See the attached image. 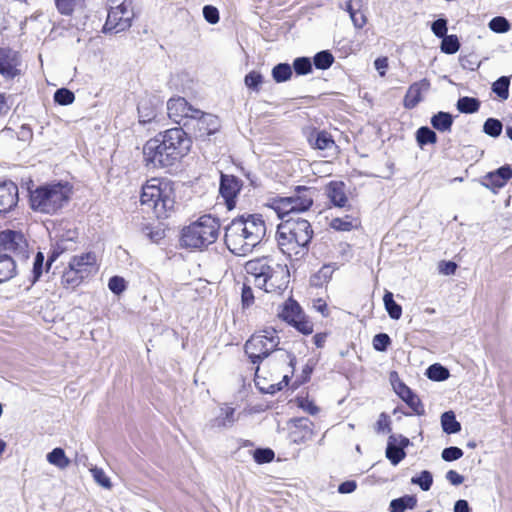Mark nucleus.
<instances>
[{
    "mask_svg": "<svg viewBox=\"0 0 512 512\" xmlns=\"http://www.w3.org/2000/svg\"><path fill=\"white\" fill-rule=\"evenodd\" d=\"M191 148V139L181 128H172L149 139L143 146L146 167L162 169L174 166Z\"/></svg>",
    "mask_w": 512,
    "mask_h": 512,
    "instance_id": "f257e3e1",
    "label": "nucleus"
},
{
    "mask_svg": "<svg viewBox=\"0 0 512 512\" xmlns=\"http://www.w3.org/2000/svg\"><path fill=\"white\" fill-rule=\"evenodd\" d=\"M266 231V222L262 215H242L227 225L225 244L233 254L246 256L263 241Z\"/></svg>",
    "mask_w": 512,
    "mask_h": 512,
    "instance_id": "f03ea898",
    "label": "nucleus"
},
{
    "mask_svg": "<svg viewBox=\"0 0 512 512\" xmlns=\"http://www.w3.org/2000/svg\"><path fill=\"white\" fill-rule=\"evenodd\" d=\"M247 282L265 292H280L287 287L289 271L285 265L263 257L246 262Z\"/></svg>",
    "mask_w": 512,
    "mask_h": 512,
    "instance_id": "7ed1b4c3",
    "label": "nucleus"
},
{
    "mask_svg": "<svg viewBox=\"0 0 512 512\" xmlns=\"http://www.w3.org/2000/svg\"><path fill=\"white\" fill-rule=\"evenodd\" d=\"M293 373L294 357L281 351L274 358L257 367L255 384L261 392L274 394L288 385Z\"/></svg>",
    "mask_w": 512,
    "mask_h": 512,
    "instance_id": "20e7f679",
    "label": "nucleus"
},
{
    "mask_svg": "<svg viewBox=\"0 0 512 512\" xmlns=\"http://www.w3.org/2000/svg\"><path fill=\"white\" fill-rule=\"evenodd\" d=\"M140 203L151 209L157 218H168L176 207L174 183L167 178L148 179L142 185Z\"/></svg>",
    "mask_w": 512,
    "mask_h": 512,
    "instance_id": "39448f33",
    "label": "nucleus"
},
{
    "mask_svg": "<svg viewBox=\"0 0 512 512\" xmlns=\"http://www.w3.org/2000/svg\"><path fill=\"white\" fill-rule=\"evenodd\" d=\"M72 193L68 182L43 184L30 190L29 205L34 212L54 215L68 204Z\"/></svg>",
    "mask_w": 512,
    "mask_h": 512,
    "instance_id": "423d86ee",
    "label": "nucleus"
},
{
    "mask_svg": "<svg viewBox=\"0 0 512 512\" xmlns=\"http://www.w3.org/2000/svg\"><path fill=\"white\" fill-rule=\"evenodd\" d=\"M312 238L310 223L305 219H288L278 226L276 240L280 250L288 257L304 254Z\"/></svg>",
    "mask_w": 512,
    "mask_h": 512,
    "instance_id": "0eeeda50",
    "label": "nucleus"
},
{
    "mask_svg": "<svg viewBox=\"0 0 512 512\" xmlns=\"http://www.w3.org/2000/svg\"><path fill=\"white\" fill-rule=\"evenodd\" d=\"M220 233V222L212 215L200 216L182 229V245L194 249H203L213 244Z\"/></svg>",
    "mask_w": 512,
    "mask_h": 512,
    "instance_id": "6e6552de",
    "label": "nucleus"
},
{
    "mask_svg": "<svg viewBox=\"0 0 512 512\" xmlns=\"http://www.w3.org/2000/svg\"><path fill=\"white\" fill-rule=\"evenodd\" d=\"M279 344L274 328L268 327L254 333L245 344V352L253 363L267 357Z\"/></svg>",
    "mask_w": 512,
    "mask_h": 512,
    "instance_id": "1a4fd4ad",
    "label": "nucleus"
},
{
    "mask_svg": "<svg viewBox=\"0 0 512 512\" xmlns=\"http://www.w3.org/2000/svg\"><path fill=\"white\" fill-rule=\"evenodd\" d=\"M278 317L288 324L294 326L303 334L313 332V324L307 319L299 304L293 300H286L278 310Z\"/></svg>",
    "mask_w": 512,
    "mask_h": 512,
    "instance_id": "9d476101",
    "label": "nucleus"
},
{
    "mask_svg": "<svg viewBox=\"0 0 512 512\" xmlns=\"http://www.w3.org/2000/svg\"><path fill=\"white\" fill-rule=\"evenodd\" d=\"M133 11L130 3L121 2L116 6H112L108 12V16L104 25L106 32L119 33L131 26Z\"/></svg>",
    "mask_w": 512,
    "mask_h": 512,
    "instance_id": "9b49d317",
    "label": "nucleus"
},
{
    "mask_svg": "<svg viewBox=\"0 0 512 512\" xmlns=\"http://www.w3.org/2000/svg\"><path fill=\"white\" fill-rule=\"evenodd\" d=\"M0 253L16 258L28 256V242L18 231L6 230L0 232Z\"/></svg>",
    "mask_w": 512,
    "mask_h": 512,
    "instance_id": "f8f14e48",
    "label": "nucleus"
},
{
    "mask_svg": "<svg viewBox=\"0 0 512 512\" xmlns=\"http://www.w3.org/2000/svg\"><path fill=\"white\" fill-rule=\"evenodd\" d=\"M55 237L57 238L51 260H55L65 251L73 250L78 240V231L69 223H61L55 228Z\"/></svg>",
    "mask_w": 512,
    "mask_h": 512,
    "instance_id": "ddd939ff",
    "label": "nucleus"
},
{
    "mask_svg": "<svg viewBox=\"0 0 512 512\" xmlns=\"http://www.w3.org/2000/svg\"><path fill=\"white\" fill-rule=\"evenodd\" d=\"M167 113L175 123L189 125L192 117L199 115V110L192 107L185 98L174 97L167 102Z\"/></svg>",
    "mask_w": 512,
    "mask_h": 512,
    "instance_id": "4468645a",
    "label": "nucleus"
},
{
    "mask_svg": "<svg viewBox=\"0 0 512 512\" xmlns=\"http://www.w3.org/2000/svg\"><path fill=\"white\" fill-rule=\"evenodd\" d=\"M241 181L233 175L221 174L220 195L228 210L236 207V199L241 191Z\"/></svg>",
    "mask_w": 512,
    "mask_h": 512,
    "instance_id": "2eb2a0df",
    "label": "nucleus"
},
{
    "mask_svg": "<svg viewBox=\"0 0 512 512\" xmlns=\"http://www.w3.org/2000/svg\"><path fill=\"white\" fill-rule=\"evenodd\" d=\"M191 122L197 136L202 138L214 134L220 128V120L217 116L204 113L200 110L199 115L197 117H192Z\"/></svg>",
    "mask_w": 512,
    "mask_h": 512,
    "instance_id": "dca6fc26",
    "label": "nucleus"
},
{
    "mask_svg": "<svg viewBox=\"0 0 512 512\" xmlns=\"http://www.w3.org/2000/svg\"><path fill=\"white\" fill-rule=\"evenodd\" d=\"M410 445V440L402 435H391L388 438L385 451L386 458L394 466L398 465L405 457L404 449Z\"/></svg>",
    "mask_w": 512,
    "mask_h": 512,
    "instance_id": "f3484780",
    "label": "nucleus"
},
{
    "mask_svg": "<svg viewBox=\"0 0 512 512\" xmlns=\"http://www.w3.org/2000/svg\"><path fill=\"white\" fill-rule=\"evenodd\" d=\"M67 264L77 269L85 278H88L97 268V256L93 252H84L72 256Z\"/></svg>",
    "mask_w": 512,
    "mask_h": 512,
    "instance_id": "a211bd4d",
    "label": "nucleus"
},
{
    "mask_svg": "<svg viewBox=\"0 0 512 512\" xmlns=\"http://www.w3.org/2000/svg\"><path fill=\"white\" fill-rule=\"evenodd\" d=\"M510 179H512V167L504 165L495 171L487 173L483 178V185L488 189L496 191L503 188Z\"/></svg>",
    "mask_w": 512,
    "mask_h": 512,
    "instance_id": "6ab92c4d",
    "label": "nucleus"
},
{
    "mask_svg": "<svg viewBox=\"0 0 512 512\" xmlns=\"http://www.w3.org/2000/svg\"><path fill=\"white\" fill-rule=\"evenodd\" d=\"M18 203V187L12 181L0 183V214L10 212Z\"/></svg>",
    "mask_w": 512,
    "mask_h": 512,
    "instance_id": "aec40b11",
    "label": "nucleus"
},
{
    "mask_svg": "<svg viewBox=\"0 0 512 512\" xmlns=\"http://www.w3.org/2000/svg\"><path fill=\"white\" fill-rule=\"evenodd\" d=\"M18 54L9 49H0V74L6 78H13L19 73Z\"/></svg>",
    "mask_w": 512,
    "mask_h": 512,
    "instance_id": "412c9836",
    "label": "nucleus"
},
{
    "mask_svg": "<svg viewBox=\"0 0 512 512\" xmlns=\"http://www.w3.org/2000/svg\"><path fill=\"white\" fill-rule=\"evenodd\" d=\"M429 89V82L422 80L420 82L412 84L404 99V105L407 108H414L422 99V93Z\"/></svg>",
    "mask_w": 512,
    "mask_h": 512,
    "instance_id": "4be33fe9",
    "label": "nucleus"
},
{
    "mask_svg": "<svg viewBox=\"0 0 512 512\" xmlns=\"http://www.w3.org/2000/svg\"><path fill=\"white\" fill-rule=\"evenodd\" d=\"M329 226L341 232H348L360 226L359 218L354 214L345 215L343 217H334L331 219Z\"/></svg>",
    "mask_w": 512,
    "mask_h": 512,
    "instance_id": "5701e85b",
    "label": "nucleus"
},
{
    "mask_svg": "<svg viewBox=\"0 0 512 512\" xmlns=\"http://www.w3.org/2000/svg\"><path fill=\"white\" fill-rule=\"evenodd\" d=\"M326 192L328 198L335 206H345L347 202V196L345 192V185L343 182H331L327 186Z\"/></svg>",
    "mask_w": 512,
    "mask_h": 512,
    "instance_id": "b1692460",
    "label": "nucleus"
},
{
    "mask_svg": "<svg viewBox=\"0 0 512 512\" xmlns=\"http://www.w3.org/2000/svg\"><path fill=\"white\" fill-rule=\"evenodd\" d=\"M17 274L15 259L0 253V284L14 278Z\"/></svg>",
    "mask_w": 512,
    "mask_h": 512,
    "instance_id": "393cba45",
    "label": "nucleus"
},
{
    "mask_svg": "<svg viewBox=\"0 0 512 512\" xmlns=\"http://www.w3.org/2000/svg\"><path fill=\"white\" fill-rule=\"evenodd\" d=\"M309 142L314 148L319 150L335 151L336 149L334 140L325 131L311 134L309 137Z\"/></svg>",
    "mask_w": 512,
    "mask_h": 512,
    "instance_id": "a878e982",
    "label": "nucleus"
},
{
    "mask_svg": "<svg viewBox=\"0 0 512 512\" xmlns=\"http://www.w3.org/2000/svg\"><path fill=\"white\" fill-rule=\"evenodd\" d=\"M289 199L295 212L306 211L313 203L312 192L307 188L299 189L297 194L289 197Z\"/></svg>",
    "mask_w": 512,
    "mask_h": 512,
    "instance_id": "bb28decb",
    "label": "nucleus"
},
{
    "mask_svg": "<svg viewBox=\"0 0 512 512\" xmlns=\"http://www.w3.org/2000/svg\"><path fill=\"white\" fill-rule=\"evenodd\" d=\"M86 278L80 274L77 269L71 267L69 264L65 267L61 283L65 288L75 289L77 288Z\"/></svg>",
    "mask_w": 512,
    "mask_h": 512,
    "instance_id": "cd10ccee",
    "label": "nucleus"
},
{
    "mask_svg": "<svg viewBox=\"0 0 512 512\" xmlns=\"http://www.w3.org/2000/svg\"><path fill=\"white\" fill-rule=\"evenodd\" d=\"M46 460L50 465L58 468L59 470H65L71 464V460L67 457L65 451L59 447L54 448L49 452L46 455Z\"/></svg>",
    "mask_w": 512,
    "mask_h": 512,
    "instance_id": "c85d7f7f",
    "label": "nucleus"
},
{
    "mask_svg": "<svg viewBox=\"0 0 512 512\" xmlns=\"http://www.w3.org/2000/svg\"><path fill=\"white\" fill-rule=\"evenodd\" d=\"M417 505V499L412 495L394 499L390 502V512H404L407 509H414Z\"/></svg>",
    "mask_w": 512,
    "mask_h": 512,
    "instance_id": "c756f323",
    "label": "nucleus"
},
{
    "mask_svg": "<svg viewBox=\"0 0 512 512\" xmlns=\"http://www.w3.org/2000/svg\"><path fill=\"white\" fill-rule=\"evenodd\" d=\"M383 303L390 318L394 320H399L401 318L402 307L394 301L392 292L385 291Z\"/></svg>",
    "mask_w": 512,
    "mask_h": 512,
    "instance_id": "7c9ffc66",
    "label": "nucleus"
},
{
    "mask_svg": "<svg viewBox=\"0 0 512 512\" xmlns=\"http://www.w3.org/2000/svg\"><path fill=\"white\" fill-rule=\"evenodd\" d=\"M441 425L443 431L447 434H455L461 430V425L456 420L455 414L452 411H447L442 414Z\"/></svg>",
    "mask_w": 512,
    "mask_h": 512,
    "instance_id": "2f4dec72",
    "label": "nucleus"
},
{
    "mask_svg": "<svg viewBox=\"0 0 512 512\" xmlns=\"http://www.w3.org/2000/svg\"><path fill=\"white\" fill-rule=\"evenodd\" d=\"M138 114L140 123L150 122L155 116V105L150 100H141L138 104Z\"/></svg>",
    "mask_w": 512,
    "mask_h": 512,
    "instance_id": "473e14b6",
    "label": "nucleus"
},
{
    "mask_svg": "<svg viewBox=\"0 0 512 512\" xmlns=\"http://www.w3.org/2000/svg\"><path fill=\"white\" fill-rule=\"evenodd\" d=\"M53 261L54 260H51V257H50L49 260L47 261V263L44 265L43 253L38 252L35 255L34 261H33V270H32L34 282L37 281L41 277V275L43 274L44 271H47L49 269V267Z\"/></svg>",
    "mask_w": 512,
    "mask_h": 512,
    "instance_id": "72a5a7b5",
    "label": "nucleus"
},
{
    "mask_svg": "<svg viewBox=\"0 0 512 512\" xmlns=\"http://www.w3.org/2000/svg\"><path fill=\"white\" fill-rule=\"evenodd\" d=\"M432 126L442 132L448 131L452 125V117L445 112H439L431 119Z\"/></svg>",
    "mask_w": 512,
    "mask_h": 512,
    "instance_id": "f704fd0d",
    "label": "nucleus"
},
{
    "mask_svg": "<svg viewBox=\"0 0 512 512\" xmlns=\"http://www.w3.org/2000/svg\"><path fill=\"white\" fill-rule=\"evenodd\" d=\"M292 76V68L289 64L280 63L272 69V77L275 82L288 81Z\"/></svg>",
    "mask_w": 512,
    "mask_h": 512,
    "instance_id": "c9c22d12",
    "label": "nucleus"
},
{
    "mask_svg": "<svg viewBox=\"0 0 512 512\" xmlns=\"http://www.w3.org/2000/svg\"><path fill=\"white\" fill-rule=\"evenodd\" d=\"M426 376L433 381H444L449 378L450 373L447 368L440 364H433L426 370Z\"/></svg>",
    "mask_w": 512,
    "mask_h": 512,
    "instance_id": "e433bc0d",
    "label": "nucleus"
},
{
    "mask_svg": "<svg viewBox=\"0 0 512 512\" xmlns=\"http://www.w3.org/2000/svg\"><path fill=\"white\" fill-rule=\"evenodd\" d=\"M235 410L230 406H224L220 409V415L215 420V426L226 427L234 423Z\"/></svg>",
    "mask_w": 512,
    "mask_h": 512,
    "instance_id": "4c0bfd02",
    "label": "nucleus"
},
{
    "mask_svg": "<svg viewBox=\"0 0 512 512\" xmlns=\"http://www.w3.org/2000/svg\"><path fill=\"white\" fill-rule=\"evenodd\" d=\"M509 85H510L509 77L502 76L493 83L492 90L502 100H506L509 97Z\"/></svg>",
    "mask_w": 512,
    "mask_h": 512,
    "instance_id": "58836bf2",
    "label": "nucleus"
},
{
    "mask_svg": "<svg viewBox=\"0 0 512 512\" xmlns=\"http://www.w3.org/2000/svg\"><path fill=\"white\" fill-rule=\"evenodd\" d=\"M90 473L94 479V481L104 489L110 490L112 488V482L108 475L104 472L102 468L92 467L90 468Z\"/></svg>",
    "mask_w": 512,
    "mask_h": 512,
    "instance_id": "ea45409f",
    "label": "nucleus"
},
{
    "mask_svg": "<svg viewBox=\"0 0 512 512\" xmlns=\"http://www.w3.org/2000/svg\"><path fill=\"white\" fill-rule=\"evenodd\" d=\"M333 267L330 265L323 266L316 274H314L311 278V283L315 286H321L324 283H327L333 274Z\"/></svg>",
    "mask_w": 512,
    "mask_h": 512,
    "instance_id": "a19ab883",
    "label": "nucleus"
},
{
    "mask_svg": "<svg viewBox=\"0 0 512 512\" xmlns=\"http://www.w3.org/2000/svg\"><path fill=\"white\" fill-rule=\"evenodd\" d=\"M442 38L443 40L440 48L443 53L455 54L459 50L460 43L456 35H446Z\"/></svg>",
    "mask_w": 512,
    "mask_h": 512,
    "instance_id": "79ce46f5",
    "label": "nucleus"
},
{
    "mask_svg": "<svg viewBox=\"0 0 512 512\" xmlns=\"http://www.w3.org/2000/svg\"><path fill=\"white\" fill-rule=\"evenodd\" d=\"M480 102L472 97H462L457 102V108L462 113H474L478 111Z\"/></svg>",
    "mask_w": 512,
    "mask_h": 512,
    "instance_id": "37998d69",
    "label": "nucleus"
},
{
    "mask_svg": "<svg viewBox=\"0 0 512 512\" xmlns=\"http://www.w3.org/2000/svg\"><path fill=\"white\" fill-rule=\"evenodd\" d=\"M390 380L394 391L402 400L407 398L409 394L412 393L411 389L398 378V374L396 372L391 373Z\"/></svg>",
    "mask_w": 512,
    "mask_h": 512,
    "instance_id": "c03bdc74",
    "label": "nucleus"
},
{
    "mask_svg": "<svg viewBox=\"0 0 512 512\" xmlns=\"http://www.w3.org/2000/svg\"><path fill=\"white\" fill-rule=\"evenodd\" d=\"M273 208L280 217H283L284 215L289 214L291 212H295L293 204L291 203L289 197H284L275 200L273 202Z\"/></svg>",
    "mask_w": 512,
    "mask_h": 512,
    "instance_id": "a18cd8bd",
    "label": "nucleus"
},
{
    "mask_svg": "<svg viewBox=\"0 0 512 512\" xmlns=\"http://www.w3.org/2000/svg\"><path fill=\"white\" fill-rule=\"evenodd\" d=\"M483 131L491 137H498L502 132V123L497 119L489 118L484 123Z\"/></svg>",
    "mask_w": 512,
    "mask_h": 512,
    "instance_id": "49530a36",
    "label": "nucleus"
},
{
    "mask_svg": "<svg viewBox=\"0 0 512 512\" xmlns=\"http://www.w3.org/2000/svg\"><path fill=\"white\" fill-rule=\"evenodd\" d=\"M417 141L420 146L433 144L436 142V134L434 131L427 127H421L417 131Z\"/></svg>",
    "mask_w": 512,
    "mask_h": 512,
    "instance_id": "de8ad7c7",
    "label": "nucleus"
},
{
    "mask_svg": "<svg viewBox=\"0 0 512 512\" xmlns=\"http://www.w3.org/2000/svg\"><path fill=\"white\" fill-rule=\"evenodd\" d=\"M54 100L60 105H70L74 102L75 95L72 91L66 88H61L55 92Z\"/></svg>",
    "mask_w": 512,
    "mask_h": 512,
    "instance_id": "09e8293b",
    "label": "nucleus"
},
{
    "mask_svg": "<svg viewBox=\"0 0 512 512\" xmlns=\"http://www.w3.org/2000/svg\"><path fill=\"white\" fill-rule=\"evenodd\" d=\"M333 56L327 51H321L314 57V64L318 69H327L333 63Z\"/></svg>",
    "mask_w": 512,
    "mask_h": 512,
    "instance_id": "8fccbe9b",
    "label": "nucleus"
},
{
    "mask_svg": "<svg viewBox=\"0 0 512 512\" xmlns=\"http://www.w3.org/2000/svg\"><path fill=\"white\" fill-rule=\"evenodd\" d=\"M244 83L248 88L259 91L260 85L263 83V77L259 72L251 71L245 76Z\"/></svg>",
    "mask_w": 512,
    "mask_h": 512,
    "instance_id": "3c124183",
    "label": "nucleus"
},
{
    "mask_svg": "<svg viewBox=\"0 0 512 512\" xmlns=\"http://www.w3.org/2000/svg\"><path fill=\"white\" fill-rule=\"evenodd\" d=\"M411 482L419 485L423 491H428L433 483V478L429 471H422L419 476L413 477Z\"/></svg>",
    "mask_w": 512,
    "mask_h": 512,
    "instance_id": "603ef678",
    "label": "nucleus"
},
{
    "mask_svg": "<svg viewBox=\"0 0 512 512\" xmlns=\"http://www.w3.org/2000/svg\"><path fill=\"white\" fill-rule=\"evenodd\" d=\"M293 68L298 75H306L311 72V61L307 57L296 58L293 62Z\"/></svg>",
    "mask_w": 512,
    "mask_h": 512,
    "instance_id": "864d4df0",
    "label": "nucleus"
},
{
    "mask_svg": "<svg viewBox=\"0 0 512 512\" xmlns=\"http://www.w3.org/2000/svg\"><path fill=\"white\" fill-rule=\"evenodd\" d=\"M108 288L116 295L126 290V281L120 276H113L109 279Z\"/></svg>",
    "mask_w": 512,
    "mask_h": 512,
    "instance_id": "5fc2aeb1",
    "label": "nucleus"
},
{
    "mask_svg": "<svg viewBox=\"0 0 512 512\" xmlns=\"http://www.w3.org/2000/svg\"><path fill=\"white\" fill-rule=\"evenodd\" d=\"M253 458L258 464L269 463L274 458V452L271 449H256Z\"/></svg>",
    "mask_w": 512,
    "mask_h": 512,
    "instance_id": "6e6d98bb",
    "label": "nucleus"
},
{
    "mask_svg": "<svg viewBox=\"0 0 512 512\" xmlns=\"http://www.w3.org/2000/svg\"><path fill=\"white\" fill-rule=\"evenodd\" d=\"M84 0H56L58 10L62 14H70L74 8L80 5Z\"/></svg>",
    "mask_w": 512,
    "mask_h": 512,
    "instance_id": "4d7b16f0",
    "label": "nucleus"
},
{
    "mask_svg": "<svg viewBox=\"0 0 512 512\" xmlns=\"http://www.w3.org/2000/svg\"><path fill=\"white\" fill-rule=\"evenodd\" d=\"M489 28L497 33H504L509 30V23L503 17H495L489 22Z\"/></svg>",
    "mask_w": 512,
    "mask_h": 512,
    "instance_id": "13d9d810",
    "label": "nucleus"
},
{
    "mask_svg": "<svg viewBox=\"0 0 512 512\" xmlns=\"http://www.w3.org/2000/svg\"><path fill=\"white\" fill-rule=\"evenodd\" d=\"M373 347L377 351H385L390 344V338L387 334L380 333L373 338Z\"/></svg>",
    "mask_w": 512,
    "mask_h": 512,
    "instance_id": "bf43d9fd",
    "label": "nucleus"
},
{
    "mask_svg": "<svg viewBox=\"0 0 512 512\" xmlns=\"http://www.w3.org/2000/svg\"><path fill=\"white\" fill-rule=\"evenodd\" d=\"M463 456V451L458 447H448L442 451V458L445 461L458 460Z\"/></svg>",
    "mask_w": 512,
    "mask_h": 512,
    "instance_id": "052dcab7",
    "label": "nucleus"
},
{
    "mask_svg": "<svg viewBox=\"0 0 512 512\" xmlns=\"http://www.w3.org/2000/svg\"><path fill=\"white\" fill-rule=\"evenodd\" d=\"M203 16L210 24H216L219 21L218 9L211 5H206L203 8Z\"/></svg>",
    "mask_w": 512,
    "mask_h": 512,
    "instance_id": "680f3d73",
    "label": "nucleus"
},
{
    "mask_svg": "<svg viewBox=\"0 0 512 512\" xmlns=\"http://www.w3.org/2000/svg\"><path fill=\"white\" fill-rule=\"evenodd\" d=\"M431 29L436 37L442 38L446 36L447 21L442 18L438 19L432 23Z\"/></svg>",
    "mask_w": 512,
    "mask_h": 512,
    "instance_id": "e2e57ef3",
    "label": "nucleus"
},
{
    "mask_svg": "<svg viewBox=\"0 0 512 512\" xmlns=\"http://www.w3.org/2000/svg\"><path fill=\"white\" fill-rule=\"evenodd\" d=\"M241 301L243 308H249L254 303V295L252 289L247 285H243Z\"/></svg>",
    "mask_w": 512,
    "mask_h": 512,
    "instance_id": "0e129e2a",
    "label": "nucleus"
},
{
    "mask_svg": "<svg viewBox=\"0 0 512 512\" xmlns=\"http://www.w3.org/2000/svg\"><path fill=\"white\" fill-rule=\"evenodd\" d=\"M298 406L312 415L319 411L318 407L308 398H298Z\"/></svg>",
    "mask_w": 512,
    "mask_h": 512,
    "instance_id": "69168bd1",
    "label": "nucleus"
},
{
    "mask_svg": "<svg viewBox=\"0 0 512 512\" xmlns=\"http://www.w3.org/2000/svg\"><path fill=\"white\" fill-rule=\"evenodd\" d=\"M374 67L378 71L381 77L386 75V71L388 69V58L387 57H378L374 61Z\"/></svg>",
    "mask_w": 512,
    "mask_h": 512,
    "instance_id": "338daca9",
    "label": "nucleus"
},
{
    "mask_svg": "<svg viewBox=\"0 0 512 512\" xmlns=\"http://www.w3.org/2000/svg\"><path fill=\"white\" fill-rule=\"evenodd\" d=\"M456 269H457L456 263L451 262V261L442 262L439 265V271L444 275H452L455 273Z\"/></svg>",
    "mask_w": 512,
    "mask_h": 512,
    "instance_id": "774afa93",
    "label": "nucleus"
}]
</instances>
